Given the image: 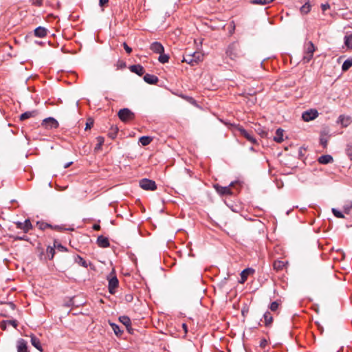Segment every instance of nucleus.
<instances>
[{"mask_svg":"<svg viewBox=\"0 0 352 352\" xmlns=\"http://www.w3.org/2000/svg\"><path fill=\"white\" fill-rule=\"evenodd\" d=\"M12 226L16 229L21 230V232H19V234L21 233L23 234L22 235L16 236V239L19 240L25 241L28 240L25 234L28 232L30 230H32L33 228L31 221H14Z\"/></svg>","mask_w":352,"mask_h":352,"instance_id":"f257e3e1","label":"nucleus"},{"mask_svg":"<svg viewBox=\"0 0 352 352\" xmlns=\"http://www.w3.org/2000/svg\"><path fill=\"white\" fill-rule=\"evenodd\" d=\"M226 54L232 60H236L241 56V47L239 43L234 42L230 44L226 50Z\"/></svg>","mask_w":352,"mask_h":352,"instance_id":"f03ea898","label":"nucleus"},{"mask_svg":"<svg viewBox=\"0 0 352 352\" xmlns=\"http://www.w3.org/2000/svg\"><path fill=\"white\" fill-rule=\"evenodd\" d=\"M204 55L200 52H194L193 54L186 53L182 59V62H185L192 66L198 64L202 60Z\"/></svg>","mask_w":352,"mask_h":352,"instance_id":"7ed1b4c3","label":"nucleus"},{"mask_svg":"<svg viewBox=\"0 0 352 352\" xmlns=\"http://www.w3.org/2000/svg\"><path fill=\"white\" fill-rule=\"evenodd\" d=\"M118 116L119 118L124 122L131 121L134 119L135 114L130 109L124 108L118 111Z\"/></svg>","mask_w":352,"mask_h":352,"instance_id":"20e7f679","label":"nucleus"},{"mask_svg":"<svg viewBox=\"0 0 352 352\" xmlns=\"http://www.w3.org/2000/svg\"><path fill=\"white\" fill-rule=\"evenodd\" d=\"M237 182H232L228 186H221L219 184L214 186L217 192L221 195H231L233 194L232 188L236 184Z\"/></svg>","mask_w":352,"mask_h":352,"instance_id":"39448f33","label":"nucleus"},{"mask_svg":"<svg viewBox=\"0 0 352 352\" xmlns=\"http://www.w3.org/2000/svg\"><path fill=\"white\" fill-rule=\"evenodd\" d=\"M139 184L140 186L145 190H155L157 189V185L155 181L146 178L140 180Z\"/></svg>","mask_w":352,"mask_h":352,"instance_id":"423d86ee","label":"nucleus"},{"mask_svg":"<svg viewBox=\"0 0 352 352\" xmlns=\"http://www.w3.org/2000/svg\"><path fill=\"white\" fill-rule=\"evenodd\" d=\"M315 50L316 48L314 43L309 41L306 45L305 52L303 56V61L305 63H308L311 60Z\"/></svg>","mask_w":352,"mask_h":352,"instance_id":"0eeeda50","label":"nucleus"},{"mask_svg":"<svg viewBox=\"0 0 352 352\" xmlns=\"http://www.w3.org/2000/svg\"><path fill=\"white\" fill-rule=\"evenodd\" d=\"M237 131L239 133V135L244 137L248 141L253 144H257V140L254 137L252 133L248 132L245 130L241 126L237 127Z\"/></svg>","mask_w":352,"mask_h":352,"instance_id":"6e6552de","label":"nucleus"},{"mask_svg":"<svg viewBox=\"0 0 352 352\" xmlns=\"http://www.w3.org/2000/svg\"><path fill=\"white\" fill-rule=\"evenodd\" d=\"M318 116V112L316 109H309L302 113V118L305 122H309Z\"/></svg>","mask_w":352,"mask_h":352,"instance_id":"1a4fd4ad","label":"nucleus"},{"mask_svg":"<svg viewBox=\"0 0 352 352\" xmlns=\"http://www.w3.org/2000/svg\"><path fill=\"white\" fill-rule=\"evenodd\" d=\"M42 126L45 128L56 129L58 127V122L53 118H47L43 120Z\"/></svg>","mask_w":352,"mask_h":352,"instance_id":"9d476101","label":"nucleus"},{"mask_svg":"<svg viewBox=\"0 0 352 352\" xmlns=\"http://www.w3.org/2000/svg\"><path fill=\"white\" fill-rule=\"evenodd\" d=\"M118 280L116 276H113L109 279V292L110 294H113L115 289L118 286Z\"/></svg>","mask_w":352,"mask_h":352,"instance_id":"9b49d317","label":"nucleus"},{"mask_svg":"<svg viewBox=\"0 0 352 352\" xmlns=\"http://www.w3.org/2000/svg\"><path fill=\"white\" fill-rule=\"evenodd\" d=\"M150 49L156 54H162L164 52V48L163 45L159 42H153L151 46Z\"/></svg>","mask_w":352,"mask_h":352,"instance_id":"f8f14e48","label":"nucleus"},{"mask_svg":"<svg viewBox=\"0 0 352 352\" xmlns=\"http://www.w3.org/2000/svg\"><path fill=\"white\" fill-rule=\"evenodd\" d=\"M17 352H29L28 342L23 339H19L16 344Z\"/></svg>","mask_w":352,"mask_h":352,"instance_id":"ddd939ff","label":"nucleus"},{"mask_svg":"<svg viewBox=\"0 0 352 352\" xmlns=\"http://www.w3.org/2000/svg\"><path fill=\"white\" fill-rule=\"evenodd\" d=\"M129 69L131 72L138 74L141 76L144 74V69L141 65H133L129 67Z\"/></svg>","mask_w":352,"mask_h":352,"instance_id":"4468645a","label":"nucleus"},{"mask_svg":"<svg viewBox=\"0 0 352 352\" xmlns=\"http://www.w3.org/2000/svg\"><path fill=\"white\" fill-rule=\"evenodd\" d=\"M254 273V270L252 268H246L243 270L241 273V283H243L246 281L248 276Z\"/></svg>","mask_w":352,"mask_h":352,"instance_id":"2eb2a0df","label":"nucleus"},{"mask_svg":"<svg viewBox=\"0 0 352 352\" xmlns=\"http://www.w3.org/2000/svg\"><path fill=\"white\" fill-rule=\"evenodd\" d=\"M119 320L126 327L127 331L131 333V319L126 316H122L119 318Z\"/></svg>","mask_w":352,"mask_h":352,"instance_id":"dca6fc26","label":"nucleus"},{"mask_svg":"<svg viewBox=\"0 0 352 352\" xmlns=\"http://www.w3.org/2000/svg\"><path fill=\"white\" fill-rule=\"evenodd\" d=\"M97 244L100 248H108L110 245L109 241L107 238L102 235L99 236L97 239Z\"/></svg>","mask_w":352,"mask_h":352,"instance_id":"f3484780","label":"nucleus"},{"mask_svg":"<svg viewBox=\"0 0 352 352\" xmlns=\"http://www.w3.org/2000/svg\"><path fill=\"white\" fill-rule=\"evenodd\" d=\"M47 30L43 27L39 26L34 30V35L38 38H43L46 36Z\"/></svg>","mask_w":352,"mask_h":352,"instance_id":"a211bd4d","label":"nucleus"},{"mask_svg":"<svg viewBox=\"0 0 352 352\" xmlns=\"http://www.w3.org/2000/svg\"><path fill=\"white\" fill-rule=\"evenodd\" d=\"M144 80L146 82L151 85H155L158 82V78L156 76L148 74L144 75Z\"/></svg>","mask_w":352,"mask_h":352,"instance_id":"6ab92c4d","label":"nucleus"},{"mask_svg":"<svg viewBox=\"0 0 352 352\" xmlns=\"http://www.w3.org/2000/svg\"><path fill=\"white\" fill-rule=\"evenodd\" d=\"M30 337H31L32 344L39 351L42 352L43 348H42L41 344L40 342V340L34 335H32Z\"/></svg>","mask_w":352,"mask_h":352,"instance_id":"aec40b11","label":"nucleus"},{"mask_svg":"<svg viewBox=\"0 0 352 352\" xmlns=\"http://www.w3.org/2000/svg\"><path fill=\"white\" fill-rule=\"evenodd\" d=\"M263 318L265 327H270L273 322V316L271 313L266 311L263 315Z\"/></svg>","mask_w":352,"mask_h":352,"instance_id":"412c9836","label":"nucleus"},{"mask_svg":"<svg viewBox=\"0 0 352 352\" xmlns=\"http://www.w3.org/2000/svg\"><path fill=\"white\" fill-rule=\"evenodd\" d=\"M38 114V111L34 110L32 111H26L20 116V120L23 121L28 118L35 117Z\"/></svg>","mask_w":352,"mask_h":352,"instance_id":"4be33fe9","label":"nucleus"},{"mask_svg":"<svg viewBox=\"0 0 352 352\" xmlns=\"http://www.w3.org/2000/svg\"><path fill=\"white\" fill-rule=\"evenodd\" d=\"M333 157L330 155H324L318 158V162L322 164H327L333 162Z\"/></svg>","mask_w":352,"mask_h":352,"instance_id":"5701e85b","label":"nucleus"},{"mask_svg":"<svg viewBox=\"0 0 352 352\" xmlns=\"http://www.w3.org/2000/svg\"><path fill=\"white\" fill-rule=\"evenodd\" d=\"M283 130L281 129H278L276 131L275 136L274 137V140L276 142L280 143L283 141Z\"/></svg>","mask_w":352,"mask_h":352,"instance_id":"b1692460","label":"nucleus"},{"mask_svg":"<svg viewBox=\"0 0 352 352\" xmlns=\"http://www.w3.org/2000/svg\"><path fill=\"white\" fill-rule=\"evenodd\" d=\"M275 0H250V3L253 5L265 6L274 1Z\"/></svg>","mask_w":352,"mask_h":352,"instance_id":"393cba45","label":"nucleus"},{"mask_svg":"<svg viewBox=\"0 0 352 352\" xmlns=\"http://www.w3.org/2000/svg\"><path fill=\"white\" fill-rule=\"evenodd\" d=\"M352 209V201H346L342 206V211L345 214H349Z\"/></svg>","mask_w":352,"mask_h":352,"instance_id":"a878e982","label":"nucleus"},{"mask_svg":"<svg viewBox=\"0 0 352 352\" xmlns=\"http://www.w3.org/2000/svg\"><path fill=\"white\" fill-rule=\"evenodd\" d=\"M74 261L78 263L79 265H81L84 267H87V263L85 260H84L80 256L76 255L74 256Z\"/></svg>","mask_w":352,"mask_h":352,"instance_id":"bb28decb","label":"nucleus"},{"mask_svg":"<svg viewBox=\"0 0 352 352\" xmlns=\"http://www.w3.org/2000/svg\"><path fill=\"white\" fill-rule=\"evenodd\" d=\"M46 254H47V258L50 259V260H52L53 259L54 256V254H55V248L54 246L53 245V247L52 246H48L47 248V250H46Z\"/></svg>","mask_w":352,"mask_h":352,"instance_id":"cd10ccee","label":"nucleus"},{"mask_svg":"<svg viewBox=\"0 0 352 352\" xmlns=\"http://www.w3.org/2000/svg\"><path fill=\"white\" fill-rule=\"evenodd\" d=\"M273 267L276 271L282 270L285 267V263L282 261H275L274 262Z\"/></svg>","mask_w":352,"mask_h":352,"instance_id":"c85d7f7f","label":"nucleus"},{"mask_svg":"<svg viewBox=\"0 0 352 352\" xmlns=\"http://www.w3.org/2000/svg\"><path fill=\"white\" fill-rule=\"evenodd\" d=\"M311 10V5L309 2L305 3L301 8H300V12L302 14H308Z\"/></svg>","mask_w":352,"mask_h":352,"instance_id":"c756f323","label":"nucleus"},{"mask_svg":"<svg viewBox=\"0 0 352 352\" xmlns=\"http://www.w3.org/2000/svg\"><path fill=\"white\" fill-rule=\"evenodd\" d=\"M351 67H352V58L346 59L342 65V71H347Z\"/></svg>","mask_w":352,"mask_h":352,"instance_id":"7c9ffc66","label":"nucleus"},{"mask_svg":"<svg viewBox=\"0 0 352 352\" xmlns=\"http://www.w3.org/2000/svg\"><path fill=\"white\" fill-rule=\"evenodd\" d=\"M152 140V138L149 136H142L139 141L143 146H147L151 142Z\"/></svg>","mask_w":352,"mask_h":352,"instance_id":"2f4dec72","label":"nucleus"},{"mask_svg":"<svg viewBox=\"0 0 352 352\" xmlns=\"http://www.w3.org/2000/svg\"><path fill=\"white\" fill-rule=\"evenodd\" d=\"M97 144L95 146V151H99L101 149V147L102 146V144H104V139L103 137H101V136H98L97 138Z\"/></svg>","mask_w":352,"mask_h":352,"instance_id":"473e14b6","label":"nucleus"},{"mask_svg":"<svg viewBox=\"0 0 352 352\" xmlns=\"http://www.w3.org/2000/svg\"><path fill=\"white\" fill-rule=\"evenodd\" d=\"M118 131V129L116 126H112L110 129V131L108 133V135L110 138L114 139L116 138L117 133Z\"/></svg>","mask_w":352,"mask_h":352,"instance_id":"72a5a7b5","label":"nucleus"},{"mask_svg":"<svg viewBox=\"0 0 352 352\" xmlns=\"http://www.w3.org/2000/svg\"><path fill=\"white\" fill-rule=\"evenodd\" d=\"M54 246L55 249L60 252H66L67 249L62 245L60 243H58L56 240L54 241Z\"/></svg>","mask_w":352,"mask_h":352,"instance_id":"f704fd0d","label":"nucleus"},{"mask_svg":"<svg viewBox=\"0 0 352 352\" xmlns=\"http://www.w3.org/2000/svg\"><path fill=\"white\" fill-rule=\"evenodd\" d=\"M169 60V56L167 54H165L164 53L160 54V56L158 58V60L161 63H168Z\"/></svg>","mask_w":352,"mask_h":352,"instance_id":"c9c22d12","label":"nucleus"},{"mask_svg":"<svg viewBox=\"0 0 352 352\" xmlns=\"http://www.w3.org/2000/svg\"><path fill=\"white\" fill-rule=\"evenodd\" d=\"M344 44L348 48L352 49V34L344 37Z\"/></svg>","mask_w":352,"mask_h":352,"instance_id":"e433bc0d","label":"nucleus"},{"mask_svg":"<svg viewBox=\"0 0 352 352\" xmlns=\"http://www.w3.org/2000/svg\"><path fill=\"white\" fill-rule=\"evenodd\" d=\"M332 212L333 213L335 217H337V218H340V219L341 218H345L344 215L343 214L344 212L341 210L333 208L332 209Z\"/></svg>","mask_w":352,"mask_h":352,"instance_id":"4c0bfd02","label":"nucleus"},{"mask_svg":"<svg viewBox=\"0 0 352 352\" xmlns=\"http://www.w3.org/2000/svg\"><path fill=\"white\" fill-rule=\"evenodd\" d=\"M36 224L39 226V228L41 230H44L46 228H52V225L45 223L44 221H36Z\"/></svg>","mask_w":352,"mask_h":352,"instance_id":"58836bf2","label":"nucleus"},{"mask_svg":"<svg viewBox=\"0 0 352 352\" xmlns=\"http://www.w3.org/2000/svg\"><path fill=\"white\" fill-rule=\"evenodd\" d=\"M94 126V120L91 118H89L87 120L86 126H85V131L89 130L91 129V127Z\"/></svg>","mask_w":352,"mask_h":352,"instance_id":"ea45409f","label":"nucleus"},{"mask_svg":"<svg viewBox=\"0 0 352 352\" xmlns=\"http://www.w3.org/2000/svg\"><path fill=\"white\" fill-rule=\"evenodd\" d=\"M51 228L60 232L62 230H74V228H66L63 226H52Z\"/></svg>","mask_w":352,"mask_h":352,"instance_id":"a19ab883","label":"nucleus"},{"mask_svg":"<svg viewBox=\"0 0 352 352\" xmlns=\"http://www.w3.org/2000/svg\"><path fill=\"white\" fill-rule=\"evenodd\" d=\"M111 327L116 335L120 336L122 333V331L120 330L118 325L116 324H112Z\"/></svg>","mask_w":352,"mask_h":352,"instance_id":"79ce46f5","label":"nucleus"},{"mask_svg":"<svg viewBox=\"0 0 352 352\" xmlns=\"http://www.w3.org/2000/svg\"><path fill=\"white\" fill-rule=\"evenodd\" d=\"M278 303L276 301H274L270 304V309H271V311H275L278 309Z\"/></svg>","mask_w":352,"mask_h":352,"instance_id":"37998d69","label":"nucleus"},{"mask_svg":"<svg viewBox=\"0 0 352 352\" xmlns=\"http://www.w3.org/2000/svg\"><path fill=\"white\" fill-rule=\"evenodd\" d=\"M339 120H340V122H341V124L342 125H344L345 126H346L348 125V124H349V119L348 118L345 119L344 116H340L339 117Z\"/></svg>","mask_w":352,"mask_h":352,"instance_id":"c03bdc74","label":"nucleus"},{"mask_svg":"<svg viewBox=\"0 0 352 352\" xmlns=\"http://www.w3.org/2000/svg\"><path fill=\"white\" fill-rule=\"evenodd\" d=\"M209 223H210L211 226H209L208 225H205V226L208 227L209 228L212 230L218 227L221 228V226L215 221H209Z\"/></svg>","mask_w":352,"mask_h":352,"instance_id":"a18cd8bd","label":"nucleus"},{"mask_svg":"<svg viewBox=\"0 0 352 352\" xmlns=\"http://www.w3.org/2000/svg\"><path fill=\"white\" fill-rule=\"evenodd\" d=\"M346 151L347 155L351 159L352 157V145H348Z\"/></svg>","mask_w":352,"mask_h":352,"instance_id":"49530a36","label":"nucleus"},{"mask_svg":"<svg viewBox=\"0 0 352 352\" xmlns=\"http://www.w3.org/2000/svg\"><path fill=\"white\" fill-rule=\"evenodd\" d=\"M122 45H123V47H124V50H125V51H126V52L127 54H131V53L132 48L130 47L126 43H123Z\"/></svg>","mask_w":352,"mask_h":352,"instance_id":"de8ad7c7","label":"nucleus"},{"mask_svg":"<svg viewBox=\"0 0 352 352\" xmlns=\"http://www.w3.org/2000/svg\"><path fill=\"white\" fill-rule=\"evenodd\" d=\"M43 4V0H32V5L41 6Z\"/></svg>","mask_w":352,"mask_h":352,"instance_id":"09e8293b","label":"nucleus"},{"mask_svg":"<svg viewBox=\"0 0 352 352\" xmlns=\"http://www.w3.org/2000/svg\"><path fill=\"white\" fill-rule=\"evenodd\" d=\"M109 0H99V5L100 7H103L107 5Z\"/></svg>","mask_w":352,"mask_h":352,"instance_id":"8fccbe9b","label":"nucleus"},{"mask_svg":"<svg viewBox=\"0 0 352 352\" xmlns=\"http://www.w3.org/2000/svg\"><path fill=\"white\" fill-rule=\"evenodd\" d=\"M321 8L323 12L330 8V5L329 3H324L321 5Z\"/></svg>","mask_w":352,"mask_h":352,"instance_id":"3c124183","label":"nucleus"},{"mask_svg":"<svg viewBox=\"0 0 352 352\" xmlns=\"http://www.w3.org/2000/svg\"><path fill=\"white\" fill-rule=\"evenodd\" d=\"M8 323H9L10 324H11L12 326H13L14 327H17V325H18V322H17V321H16V320H9V321H8Z\"/></svg>","mask_w":352,"mask_h":352,"instance_id":"603ef678","label":"nucleus"},{"mask_svg":"<svg viewBox=\"0 0 352 352\" xmlns=\"http://www.w3.org/2000/svg\"><path fill=\"white\" fill-rule=\"evenodd\" d=\"M320 143L323 145L324 147H326L327 145V140L324 138L320 139Z\"/></svg>","mask_w":352,"mask_h":352,"instance_id":"864d4df0","label":"nucleus"},{"mask_svg":"<svg viewBox=\"0 0 352 352\" xmlns=\"http://www.w3.org/2000/svg\"><path fill=\"white\" fill-rule=\"evenodd\" d=\"M267 344V340H261V343H260V346L262 347V348H265V346Z\"/></svg>","mask_w":352,"mask_h":352,"instance_id":"5fc2aeb1","label":"nucleus"},{"mask_svg":"<svg viewBox=\"0 0 352 352\" xmlns=\"http://www.w3.org/2000/svg\"><path fill=\"white\" fill-rule=\"evenodd\" d=\"M93 228H94V230H100V225H99V224H94V225L93 226Z\"/></svg>","mask_w":352,"mask_h":352,"instance_id":"6e6d98bb","label":"nucleus"},{"mask_svg":"<svg viewBox=\"0 0 352 352\" xmlns=\"http://www.w3.org/2000/svg\"><path fill=\"white\" fill-rule=\"evenodd\" d=\"M72 163H73L72 162H68V163L65 164L63 166V168H67L69 167V166L72 164Z\"/></svg>","mask_w":352,"mask_h":352,"instance_id":"4d7b16f0","label":"nucleus"},{"mask_svg":"<svg viewBox=\"0 0 352 352\" xmlns=\"http://www.w3.org/2000/svg\"><path fill=\"white\" fill-rule=\"evenodd\" d=\"M344 227L346 228H352V224L345 223Z\"/></svg>","mask_w":352,"mask_h":352,"instance_id":"13d9d810","label":"nucleus"},{"mask_svg":"<svg viewBox=\"0 0 352 352\" xmlns=\"http://www.w3.org/2000/svg\"><path fill=\"white\" fill-rule=\"evenodd\" d=\"M182 327H183L184 331L186 333L187 332V325L185 323H184V324H182Z\"/></svg>","mask_w":352,"mask_h":352,"instance_id":"bf43d9fd","label":"nucleus"},{"mask_svg":"<svg viewBox=\"0 0 352 352\" xmlns=\"http://www.w3.org/2000/svg\"><path fill=\"white\" fill-rule=\"evenodd\" d=\"M133 297L131 296H126V299L127 301H131L132 300Z\"/></svg>","mask_w":352,"mask_h":352,"instance_id":"052dcab7","label":"nucleus"},{"mask_svg":"<svg viewBox=\"0 0 352 352\" xmlns=\"http://www.w3.org/2000/svg\"><path fill=\"white\" fill-rule=\"evenodd\" d=\"M232 26H231V28H232V29H233V30H234V28H235V25H234V22H233V21L232 22Z\"/></svg>","mask_w":352,"mask_h":352,"instance_id":"680f3d73","label":"nucleus"},{"mask_svg":"<svg viewBox=\"0 0 352 352\" xmlns=\"http://www.w3.org/2000/svg\"><path fill=\"white\" fill-rule=\"evenodd\" d=\"M232 26H231V28H232V29H233V30H234V28H235V25H234V22H233V21L232 22Z\"/></svg>","mask_w":352,"mask_h":352,"instance_id":"e2e57ef3","label":"nucleus"},{"mask_svg":"<svg viewBox=\"0 0 352 352\" xmlns=\"http://www.w3.org/2000/svg\"><path fill=\"white\" fill-rule=\"evenodd\" d=\"M351 160H352V157L351 158Z\"/></svg>","mask_w":352,"mask_h":352,"instance_id":"0e129e2a","label":"nucleus"}]
</instances>
